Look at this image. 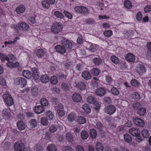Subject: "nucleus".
Segmentation results:
<instances>
[{
  "label": "nucleus",
  "mask_w": 151,
  "mask_h": 151,
  "mask_svg": "<svg viewBox=\"0 0 151 151\" xmlns=\"http://www.w3.org/2000/svg\"><path fill=\"white\" fill-rule=\"evenodd\" d=\"M14 83L16 85H20L24 87L26 85L27 81L24 78L18 77L14 80Z\"/></svg>",
  "instance_id": "obj_6"
},
{
  "label": "nucleus",
  "mask_w": 151,
  "mask_h": 151,
  "mask_svg": "<svg viewBox=\"0 0 151 151\" xmlns=\"http://www.w3.org/2000/svg\"><path fill=\"white\" fill-rule=\"evenodd\" d=\"M47 151H57V147L52 144L49 145L47 148Z\"/></svg>",
  "instance_id": "obj_38"
},
{
  "label": "nucleus",
  "mask_w": 151,
  "mask_h": 151,
  "mask_svg": "<svg viewBox=\"0 0 151 151\" xmlns=\"http://www.w3.org/2000/svg\"><path fill=\"white\" fill-rule=\"evenodd\" d=\"M35 112L37 114H40L44 112L45 109L43 106L41 105L36 106L35 107Z\"/></svg>",
  "instance_id": "obj_17"
},
{
  "label": "nucleus",
  "mask_w": 151,
  "mask_h": 151,
  "mask_svg": "<svg viewBox=\"0 0 151 151\" xmlns=\"http://www.w3.org/2000/svg\"><path fill=\"white\" fill-rule=\"evenodd\" d=\"M31 92L32 95L36 96L38 93V89L35 85H32L31 88Z\"/></svg>",
  "instance_id": "obj_25"
},
{
  "label": "nucleus",
  "mask_w": 151,
  "mask_h": 151,
  "mask_svg": "<svg viewBox=\"0 0 151 151\" xmlns=\"http://www.w3.org/2000/svg\"><path fill=\"white\" fill-rule=\"evenodd\" d=\"M72 98L74 101L77 102H80L82 99L81 96L77 93L73 94L72 96Z\"/></svg>",
  "instance_id": "obj_15"
},
{
  "label": "nucleus",
  "mask_w": 151,
  "mask_h": 151,
  "mask_svg": "<svg viewBox=\"0 0 151 151\" xmlns=\"http://www.w3.org/2000/svg\"><path fill=\"white\" fill-rule=\"evenodd\" d=\"M14 149L16 151H24L25 145L20 141H17L14 145Z\"/></svg>",
  "instance_id": "obj_5"
},
{
  "label": "nucleus",
  "mask_w": 151,
  "mask_h": 151,
  "mask_svg": "<svg viewBox=\"0 0 151 151\" xmlns=\"http://www.w3.org/2000/svg\"><path fill=\"white\" fill-rule=\"evenodd\" d=\"M26 9L25 6L22 5H20L15 9V11L18 14L23 13Z\"/></svg>",
  "instance_id": "obj_18"
},
{
  "label": "nucleus",
  "mask_w": 151,
  "mask_h": 151,
  "mask_svg": "<svg viewBox=\"0 0 151 151\" xmlns=\"http://www.w3.org/2000/svg\"><path fill=\"white\" fill-rule=\"evenodd\" d=\"M17 125L18 128L21 131L25 129L26 127L24 122L22 121L17 122Z\"/></svg>",
  "instance_id": "obj_21"
},
{
  "label": "nucleus",
  "mask_w": 151,
  "mask_h": 151,
  "mask_svg": "<svg viewBox=\"0 0 151 151\" xmlns=\"http://www.w3.org/2000/svg\"><path fill=\"white\" fill-rule=\"evenodd\" d=\"M135 124L137 125L140 127H144L145 125V123L144 121L140 118H136L133 120Z\"/></svg>",
  "instance_id": "obj_14"
},
{
  "label": "nucleus",
  "mask_w": 151,
  "mask_h": 151,
  "mask_svg": "<svg viewBox=\"0 0 151 151\" xmlns=\"http://www.w3.org/2000/svg\"><path fill=\"white\" fill-rule=\"evenodd\" d=\"M1 59L2 61H4L5 60L8 61H14L15 60L14 55L12 54L8 55L7 56L1 53Z\"/></svg>",
  "instance_id": "obj_11"
},
{
  "label": "nucleus",
  "mask_w": 151,
  "mask_h": 151,
  "mask_svg": "<svg viewBox=\"0 0 151 151\" xmlns=\"http://www.w3.org/2000/svg\"><path fill=\"white\" fill-rule=\"evenodd\" d=\"M74 10L76 12L81 14H89L88 8L83 6H76L74 8Z\"/></svg>",
  "instance_id": "obj_2"
},
{
  "label": "nucleus",
  "mask_w": 151,
  "mask_h": 151,
  "mask_svg": "<svg viewBox=\"0 0 151 151\" xmlns=\"http://www.w3.org/2000/svg\"><path fill=\"white\" fill-rule=\"evenodd\" d=\"M103 34L105 36L109 37L113 35V32L110 30H106L104 32Z\"/></svg>",
  "instance_id": "obj_56"
},
{
  "label": "nucleus",
  "mask_w": 151,
  "mask_h": 151,
  "mask_svg": "<svg viewBox=\"0 0 151 151\" xmlns=\"http://www.w3.org/2000/svg\"><path fill=\"white\" fill-rule=\"evenodd\" d=\"M110 59L112 62L115 64H118L119 62V58L115 55L111 56Z\"/></svg>",
  "instance_id": "obj_41"
},
{
  "label": "nucleus",
  "mask_w": 151,
  "mask_h": 151,
  "mask_svg": "<svg viewBox=\"0 0 151 151\" xmlns=\"http://www.w3.org/2000/svg\"><path fill=\"white\" fill-rule=\"evenodd\" d=\"M55 48L58 52L62 55L64 54L66 52V49L63 45H57L55 46Z\"/></svg>",
  "instance_id": "obj_12"
},
{
  "label": "nucleus",
  "mask_w": 151,
  "mask_h": 151,
  "mask_svg": "<svg viewBox=\"0 0 151 151\" xmlns=\"http://www.w3.org/2000/svg\"><path fill=\"white\" fill-rule=\"evenodd\" d=\"M20 65L18 62L14 63L12 62L9 61L6 64L7 66L10 68H13L18 67Z\"/></svg>",
  "instance_id": "obj_19"
},
{
  "label": "nucleus",
  "mask_w": 151,
  "mask_h": 151,
  "mask_svg": "<svg viewBox=\"0 0 151 151\" xmlns=\"http://www.w3.org/2000/svg\"><path fill=\"white\" fill-rule=\"evenodd\" d=\"M77 122L80 124H82L86 122V120L83 117L80 116L77 119Z\"/></svg>",
  "instance_id": "obj_52"
},
{
  "label": "nucleus",
  "mask_w": 151,
  "mask_h": 151,
  "mask_svg": "<svg viewBox=\"0 0 151 151\" xmlns=\"http://www.w3.org/2000/svg\"><path fill=\"white\" fill-rule=\"evenodd\" d=\"M129 132L131 134L135 137L140 135L141 133L139 130L134 127L129 129Z\"/></svg>",
  "instance_id": "obj_13"
},
{
  "label": "nucleus",
  "mask_w": 151,
  "mask_h": 151,
  "mask_svg": "<svg viewBox=\"0 0 151 151\" xmlns=\"http://www.w3.org/2000/svg\"><path fill=\"white\" fill-rule=\"evenodd\" d=\"M83 110L88 114L90 113L91 109L89 106L87 104H84L83 106Z\"/></svg>",
  "instance_id": "obj_51"
},
{
  "label": "nucleus",
  "mask_w": 151,
  "mask_h": 151,
  "mask_svg": "<svg viewBox=\"0 0 151 151\" xmlns=\"http://www.w3.org/2000/svg\"><path fill=\"white\" fill-rule=\"evenodd\" d=\"M40 79L41 81L43 83H47L49 81V77L46 74L42 75L40 78Z\"/></svg>",
  "instance_id": "obj_29"
},
{
  "label": "nucleus",
  "mask_w": 151,
  "mask_h": 151,
  "mask_svg": "<svg viewBox=\"0 0 151 151\" xmlns=\"http://www.w3.org/2000/svg\"><path fill=\"white\" fill-rule=\"evenodd\" d=\"M144 11L145 13H148L151 11V5H147L146 6L144 9Z\"/></svg>",
  "instance_id": "obj_64"
},
{
  "label": "nucleus",
  "mask_w": 151,
  "mask_h": 151,
  "mask_svg": "<svg viewBox=\"0 0 151 151\" xmlns=\"http://www.w3.org/2000/svg\"><path fill=\"white\" fill-rule=\"evenodd\" d=\"M20 29L28 30L29 28V25L24 22H22L19 24Z\"/></svg>",
  "instance_id": "obj_26"
},
{
  "label": "nucleus",
  "mask_w": 151,
  "mask_h": 151,
  "mask_svg": "<svg viewBox=\"0 0 151 151\" xmlns=\"http://www.w3.org/2000/svg\"><path fill=\"white\" fill-rule=\"evenodd\" d=\"M76 118V116L75 113H71L68 114V120L71 122L74 121Z\"/></svg>",
  "instance_id": "obj_32"
},
{
  "label": "nucleus",
  "mask_w": 151,
  "mask_h": 151,
  "mask_svg": "<svg viewBox=\"0 0 151 151\" xmlns=\"http://www.w3.org/2000/svg\"><path fill=\"white\" fill-rule=\"evenodd\" d=\"M63 29L61 25L59 23L56 22L53 24L51 28L52 32L55 33H58L61 32Z\"/></svg>",
  "instance_id": "obj_4"
},
{
  "label": "nucleus",
  "mask_w": 151,
  "mask_h": 151,
  "mask_svg": "<svg viewBox=\"0 0 151 151\" xmlns=\"http://www.w3.org/2000/svg\"><path fill=\"white\" fill-rule=\"evenodd\" d=\"M37 56L39 58H42L45 55V52L42 49H40L38 50L36 52Z\"/></svg>",
  "instance_id": "obj_24"
},
{
  "label": "nucleus",
  "mask_w": 151,
  "mask_h": 151,
  "mask_svg": "<svg viewBox=\"0 0 151 151\" xmlns=\"http://www.w3.org/2000/svg\"><path fill=\"white\" fill-rule=\"evenodd\" d=\"M63 151H74L73 148L70 146H64L63 149Z\"/></svg>",
  "instance_id": "obj_61"
},
{
  "label": "nucleus",
  "mask_w": 151,
  "mask_h": 151,
  "mask_svg": "<svg viewBox=\"0 0 151 151\" xmlns=\"http://www.w3.org/2000/svg\"><path fill=\"white\" fill-rule=\"evenodd\" d=\"M29 123L32 128H34L36 127L37 125V120L35 119H32L29 122Z\"/></svg>",
  "instance_id": "obj_45"
},
{
  "label": "nucleus",
  "mask_w": 151,
  "mask_h": 151,
  "mask_svg": "<svg viewBox=\"0 0 151 151\" xmlns=\"http://www.w3.org/2000/svg\"><path fill=\"white\" fill-rule=\"evenodd\" d=\"M76 87L81 90H85L86 88V85L84 83L80 82L76 84Z\"/></svg>",
  "instance_id": "obj_30"
},
{
  "label": "nucleus",
  "mask_w": 151,
  "mask_h": 151,
  "mask_svg": "<svg viewBox=\"0 0 151 151\" xmlns=\"http://www.w3.org/2000/svg\"><path fill=\"white\" fill-rule=\"evenodd\" d=\"M89 135L91 138L95 139L97 135V132L94 129H92L90 130Z\"/></svg>",
  "instance_id": "obj_28"
},
{
  "label": "nucleus",
  "mask_w": 151,
  "mask_h": 151,
  "mask_svg": "<svg viewBox=\"0 0 151 151\" xmlns=\"http://www.w3.org/2000/svg\"><path fill=\"white\" fill-rule=\"evenodd\" d=\"M136 70L137 72L139 75L142 76L146 72V69L143 65L139 64L137 66Z\"/></svg>",
  "instance_id": "obj_9"
},
{
  "label": "nucleus",
  "mask_w": 151,
  "mask_h": 151,
  "mask_svg": "<svg viewBox=\"0 0 151 151\" xmlns=\"http://www.w3.org/2000/svg\"><path fill=\"white\" fill-rule=\"evenodd\" d=\"M138 114L141 116L144 115L146 112V109L145 108L141 107L139 108L137 111Z\"/></svg>",
  "instance_id": "obj_33"
},
{
  "label": "nucleus",
  "mask_w": 151,
  "mask_h": 151,
  "mask_svg": "<svg viewBox=\"0 0 151 151\" xmlns=\"http://www.w3.org/2000/svg\"><path fill=\"white\" fill-rule=\"evenodd\" d=\"M62 45L65 48L68 49L72 48L73 44L71 41L65 37H63L61 41Z\"/></svg>",
  "instance_id": "obj_3"
},
{
  "label": "nucleus",
  "mask_w": 151,
  "mask_h": 151,
  "mask_svg": "<svg viewBox=\"0 0 151 151\" xmlns=\"http://www.w3.org/2000/svg\"><path fill=\"white\" fill-rule=\"evenodd\" d=\"M141 134L144 137L147 138L150 136V133L147 129H144L142 130Z\"/></svg>",
  "instance_id": "obj_49"
},
{
  "label": "nucleus",
  "mask_w": 151,
  "mask_h": 151,
  "mask_svg": "<svg viewBox=\"0 0 151 151\" xmlns=\"http://www.w3.org/2000/svg\"><path fill=\"white\" fill-rule=\"evenodd\" d=\"M125 58L129 62L133 63L135 60V56L132 53H129L126 55Z\"/></svg>",
  "instance_id": "obj_16"
},
{
  "label": "nucleus",
  "mask_w": 151,
  "mask_h": 151,
  "mask_svg": "<svg viewBox=\"0 0 151 151\" xmlns=\"http://www.w3.org/2000/svg\"><path fill=\"white\" fill-rule=\"evenodd\" d=\"M87 101L89 104H96V100L94 97L92 95L89 96L87 99Z\"/></svg>",
  "instance_id": "obj_37"
},
{
  "label": "nucleus",
  "mask_w": 151,
  "mask_h": 151,
  "mask_svg": "<svg viewBox=\"0 0 151 151\" xmlns=\"http://www.w3.org/2000/svg\"><path fill=\"white\" fill-rule=\"evenodd\" d=\"M95 64L96 65H99L102 62L101 59L99 58H95L93 60Z\"/></svg>",
  "instance_id": "obj_55"
},
{
  "label": "nucleus",
  "mask_w": 151,
  "mask_h": 151,
  "mask_svg": "<svg viewBox=\"0 0 151 151\" xmlns=\"http://www.w3.org/2000/svg\"><path fill=\"white\" fill-rule=\"evenodd\" d=\"M142 15L140 12H138L137 14L136 19L138 21H140L142 20Z\"/></svg>",
  "instance_id": "obj_62"
},
{
  "label": "nucleus",
  "mask_w": 151,
  "mask_h": 151,
  "mask_svg": "<svg viewBox=\"0 0 151 151\" xmlns=\"http://www.w3.org/2000/svg\"><path fill=\"white\" fill-rule=\"evenodd\" d=\"M88 134L86 130L82 131L81 133V137L83 140L86 139L88 137Z\"/></svg>",
  "instance_id": "obj_42"
},
{
  "label": "nucleus",
  "mask_w": 151,
  "mask_h": 151,
  "mask_svg": "<svg viewBox=\"0 0 151 151\" xmlns=\"http://www.w3.org/2000/svg\"><path fill=\"white\" fill-rule=\"evenodd\" d=\"M99 46L96 44H91L89 47L88 49L92 52H94L99 49Z\"/></svg>",
  "instance_id": "obj_27"
},
{
  "label": "nucleus",
  "mask_w": 151,
  "mask_h": 151,
  "mask_svg": "<svg viewBox=\"0 0 151 151\" xmlns=\"http://www.w3.org/2000/svg\"><path fill=\"white\" fill-rule=\"evenodd\" d=\"M3 97L5 102L7 105L11 106L14 104V102L13 98L9 93H6L4 94Z\"/></svg>",
  "instance_id": "obj_1"
},
{
  "label": "nucleus",
  "mask_w": 151,
  "mask_h": 151,
  "mask_svg": "<svg viewBox=\"0 0 151 151\" xmlns=\"http://www.w3.org/2000/svg\"><path fill=\"white\" fill-rule=\"evenodd\" d=\"M132 97L136 101H138L140 99V95L137 92H135L133 93L132 95Z\"/></svg>",
  "instance_id": "obj_44"
},
{
  "label": "nucleus",
  "mask_w": 151,
  "mask_h": 151,
  "mask_svg": "<svg viewBox=\"0 0 151 151\" xmlns=\"http://www.w3.org/2000/svg\"><path fill=\"white\" fill-rule=\"evenodd\" d=\"M2 116L5 120L9 119L12 116L11 110L6 108L4 109L2 111Z\"/></svg>",
  "instance_id": "obj_8"
},
{
  "label": "nucleus",
  "mask_w": 151,
  "mask_h": 151,
  "mask_svg": "<svg viewBox=\"0 0 151 151\" xmlns=\"http://www.w3.org/2000/svg\"><path fill=\"white\" fill-rule=\"evenodd\" d=\"M96 127L99 130H101L103 129V126L100 122H98L96 124Z\"/></svg>",
  "instance_id": "obj_63"
},
{
  "label": "nucleus",
  "mask_w": 151,
  "mask_h": 151,
  "mask_svg": "<svg viewBox=\"0 0 151 151\" xmlns=\"http://www.w3.org/2000/svg\"><path fill=\"white\" fill-rule=\"evenodd\" d=\"M111 92L112 94L114 95L117 96L119 94L118 90L116 88L113 87L111 89Z\"/></svg>",
  "instance_id": "obj_59"
},
{
  "label": "nucleus",
  "mask_w": 151,
  "mask_h": 151,
  "mask_svg": "<svg viewBox=\"0 0 151 151\" xmlns=\"http://www.w3.org/2000/svg\"><path fill=\"white\" fill-rule=\"evenodd\" d=\"M130 83L133 86L136 87L138 88L140 86V83L135 79L132 80Z\"/></svg>",
  "instance_id": "obj_35"
},
{
  "label": "nucleus",
  "mask_w": 151,
  "mask_h": 151,
  "mask_svg": "<svg viewBox=\"0 0 151 151\" xmlns=\"http://www.w3.org/2000/svg\"><path fill=\"white\" fill-rule=\"evenodd\" d=\"M82 77L86 80H88L91 78L90 73L87 71H84L82 74Z\"/></svg>",
  "instance_id": "obj_23"
},
{
  "label": "nucleus",
  "mask_w": 151,
  "mask_h": 151,
  "mask_svg": "<svg viewBox=\"0 0 151 151\" xmlns=\"http://www.w3.org/2000/svg\"><path fill=\"white\" fill-rule=\"evenodd\" d=\"M124 6L127 9H130L132 8V3L130 1L125 0L124 2Z\"/></svg>",
  "instance_id": "obj_34"
},
{
  "label": "nucleus",
  "mask_w": 151,
  "mask_h": 151,
  "mask_svg": "<svg viewBox=\"0 0 151 151\" xmlns=\"http://www.w3.org/2000/svg\"><path fill=\"white\" fill-rule=\"evenodd\" d=\"M47 119L44 117H42L41 118L40 121L41 124L45 126L47 125L48 124V122Z\"/></svg>",
  "instance_id": "obj_57"
},
{
  "label": "nucleus",
  "mask_w": 151,
  "mask_h": 151,
  "mask_svg": "<svg viewBox=\"0 0 151 151\" xmlns=\"http://www.w3.org/2000/svg\"><path fill=\"white\" fill-rule=\"evenodd\" d=\"M50 81L51 83L53 85H56L58 82V80L55 76H52Z\"/></svg>",
  "instance_id": "obj_53"
},
{
  "label": "nucleus",
  "mask_w": 151,
  "mask_h": 151,
  "mask_svg": "<svg viewBox=\"0 0 151 151\" xmlns=\"http://www.w3.org/2000/svg\"><path fill=\"white\" fill-rule=\"evenodd\" d=\"M91 72L95 76H98L100 73V70L97 68H93L91 70Z\"/></svg>",
  "instance_id": "obj_46"
},
{
  "label": "nucleus",
  "mask_w": 151,
  "mask_h": 151,
  "mask_svg": "<svg viewBox=\"0 0 151 151\" xmlns=\"http://www.w3.org/2000/svg\"><path fill=\"white\" fill-rule=\"evenodd\" d=\"M106 90L103 88H100L97 89L96 91V94L100 96H102L106 93Z\"/></svg>",
  "instance_id": "obj_20"
},
{
  "label": "nucleus",
  "mask_w": 151,
  "mask_h": 151,
  "mask_svg": "<svg viewBox=\"0 0 151 151\" xmlns=\"http://www.w3.org/2000/svg\"><path fill=\"white\" fill-rule=\"evenodd\" d=\"M58 129V126L57 125H52L49 127V130L50 132L52 133H54L56 132Z\"/></svg>",
  "instance_id": "obj_58"
},
{
  "label": "nucleus",
  "mask_w": 151,
  "mask_h": 151,
  "mask_svg": "<svg viewBox=\"0 0 151 151\" xmlns=\"http://www.w3.org/2000/svg\"><path fill=\"white\" fill-rule=\"evenodd\" d=\"M66 139L69 142H72L73 141V137L72 135L69 133H68L66 134Z\"/></svg>",
  "instance_id": "obj_47"
},
{
  "label": "nucleus",
  "mask_w": 151,
  "mask_h": 151,
  "mask_svg": "<svg viewBox=\"0 0 151 151\" xmlns=\"http://www.w3.org/2000/svg\"><path fill=\"white\" fill-rule=\"evenodd\" d=\"M40 103L42 106H47L49 104L48 100L45 98H43L41 99Z\"/></svg>",
  "instance_id": "obj_43"
},
{
  "label": "nucleus",
  "mask_w": 151,
  "mask_h": 151,
  "mask_svg": "<svg viewBox=\"0 0 151 151\" xmlns=\"http://www.w3.org/2000/svg\"><path fill=\"white\" fill-rule=\"evenodd\" d=\"M57 112L58 115L60 116H64L65 114V111L64 109V106L63 105L60 103L59 104L56 108Z\"/></svg>",
  "instance_id": "obj_10"
},
{
  "label": "nucleus",
  "mask_w": 151,
  "mask_h": 151,
  "mask_svg": "<svg viewBox=\"0 0 151 151\" xmlns=\"http://www.w3.org/2000/svg\"><path fill=\"white\" fill-rule=\"evenodd\" d=\"M54 15L57 18L60 19H62L64 17V14L60 12L56 11H55L54 13Z\"/></svg>",
  "instance_id": "obj_48"
},
{
  "label": "nucleus",
  "mask_w": 151,
  "mask_h": 151,
  "mask_svg": "<svg viewBox=\"0 0 151 151\" xmlns=\"http://www.w3.org/2000/svg\"><path fill=\"white\" fill-rule=\"evenodd\" d=\"M19 25H17L16 24H12L11 25V28L14 29L15 31L16 32H18L19 30H20V28L19 27Z\"/></svg>",
  "instance_id": "obj_60"
},
{
  "label": "nucleus",
  "mask_w": 151,
  "mask_h": 151,
  "mask_svg": "<svg viewBox=\"0 0 151 151\" xmlns=\"http://www.w3.org/2000/svg\"><path fill=\"white\" fill-rule=\"evenodd\" d=\"M125 141L127 143L131 142L132 140V138L128 134L126 133L124 135Z\"/></svg>",
  "instance_id": "obj_39"
},
{
  "label": "nucleus",
  "mask_w": 151,
  "mask_h": 151,
  "mask_svg": "<svg viewBox=\"0 0 151 151\" xmlns=\"http://www.w3.org/2000/svg\"><path fill=\"white\" fill-rule=\"evenodd\" d=\"M96 148L97 151H103L104 149L102 144L100 142L96 144Z\"/></svg>",
  "instance_id": "obj_40"
},
{
  "label": "nucleus",
  "mask_w": 151,
  "mask_h": 151,
  "mask_svg": "<svg viewBox=\"0 0 151 151\" xmlns=\"http://www.w3.org/2000/svg\"><path fill=\"white\" fill-rule=\"evenodd\" d=\"M116 110L115 106L114 105H109L105 108V111L106 113L108 114L111 115L114 114Z\"/></svg>",
  "instance_id": "obj_7"
},
{
  "label": "nucleus",
  "mask_w": 151,
  "mask_h": 151,
  "mask_svg": "<svg viewBox=\"0 0 151 151\" xmlns=\"http://www.w3.org/2000/svg\"><path fill=\"white\" fill-rule=\"evenodd\" d=\"M22 74L23 76L27 79H30L32 77L31 72L28 70H24L23 71Z\"/></svg>",
  "instance_id": "obj_22"
},
{
  "label": "nucleus",
  "mask_w": 151,
  "mask_h": 151,
  "mask_svg": "<svg viewBox=\"0 0 151 151\" xmlns=\"http://www.w3.org/2000/svg\"><path fill=\"white\" fill-rule=\"evenodd\" d=\"M45 115L46 118L48 120H52L54 117V115L52 112L50 111H47Z\"/></svg>",
  "instance_id": "obj_36"
},
{
  "label": "nucleus",
  "mask_w": 151,
  "mask_h": 151,
  "mask_svg": "<svg viewBox=\"0 0 151 151\" xmlns=\"http://www.w3.org/2000/svg\"><path fill=\"white\" fill-rule=\"evenodd\" d=\"M63 91H67L69 90L70 88L69 85L65 83H63L61 85Z\"/></svg>",
  "instance_id": "obj_50"
},
{
  "label": "nucleus",
  "mask_w": 151,
  "mask_h": 151,
  "mask_svg": "<svg viewBox=\"0 0 151 151\" xmlns=\"http://www.w3.org/2000/svg\"><path fill=\"white\" fill-rule=\"evenodd\" d=\"M146 47L148 50L147 52V56L151 58V42H148L147 43Z\"/></svg>",
  "instance_id": "obj_31"
},
{
  "label": "nucleus",
  "mask_w": 151,
  "mask_h": 151,
  "mask_svg": "<svg viewBox=\"0 0 151 151\" xmlns=\"http://www.w3.org/2000/svg\"><path fill=\"white\" fill-rule=\"evenodd\" d=\"M42 6L45 8L48 9L50 7L49 2L47 0H44L42 1Z\"/></svg>",
  "instance_id": "obj_54"
}]
</instances>
